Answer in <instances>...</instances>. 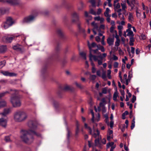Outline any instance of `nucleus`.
Segmentation results:
<instances>
[{"mask_svg": "<svg viewBox=\"0 0 151 151\" xmlns=\"http://www.w3.org/2000/svg\"><path fill=\"white\" fill-rule=\"evenodd\" d=\"M98 49L99 50H101V51L102 52H104L105 51L104 47L102 46L100 47V48H99Z\"/></svg>", "mask_w": 151, "mask_h": 151, "instance_id": "58", "label": "nucleus"}, {"mask_svg": "<svg viewBox=\"0 0 151 151\" xmlns=\"http://www.w3.org/2000/svg\"><path fill=\"white\" fill-rule=\"evenodd\" d=\"M107 42L109 46H111L113 45L114 42V39L109 37L107 40Z\"/></svg>", "mask_w": 151, "mask_h": 151, "instance_id": "19", "label": "nucleus"}, {"mask_svg": "<svg viewBox=\"0 0 151 151\" xmlns=\"http://www.w3.org/2000/svg\"><path fill=\"white\" fill-rule=\"evenodd\" d=\"M1 73L3 75L6 76H9L10 77L16 76L17 74L13 72H9L8 71H2Z\"/></svg>", "mask_w": 151, "mask_h": 151, "instance_id": "8", "label": "nucleus"}, {"mask_svg": "<svg viewBox=\"0 0 151 151\" xmlns=\"http://www.w3.org/2000/svg\"><path fill=\"white\" fill-rule=\"evenodd\" d=\"M87 45L89 50V55L92 54L91 52L93 50L92 49L96 47L97 46L96 44L94 42H93L91 44H90L89 42L88 41L87 42Z\"/></svg>", "mask_w": 151, "mask_h": 151, "instance_id": "7", "label": "nucleus"}, {"mask_svg": "<svg viewBox=\"0 0 151 151\" xmlns=\"http://www.w3.org/2000/svg\"><path fill=\"white\" fill-rule=\"evenodd\" d=\"M116 39V41L115 42V46H118L120 45V40L119 38Z\"/></svg>", "mask_w": 151, "mask_h": 151, "instance_id": "34", "label": "nucleus"}, {"mask_svg": "<svg viewBox=\"0 0 151 151\" xmlns=\"http://www.w3.org/2000/svg\"><path fill=\"white\" fill-rule=\"evenodd\" d=\"M114 7L116 9L119 8L120 7V6L119 3H118L117 4L114 5Z\"/></svg>", "mask_w": 151, "mask_h": 151, "instance_id": "51", "label": "nucleus"}, {"mask_svg": "<svg viewBox=\"0 0 151 151\" xmlns=\"http://www.w3.org/2000/svg\"><path fill=\"white\" fill-rule=\"evenodd\" d=\"M135 118H134L132 122L131 125V129H133L135 126Z\"/></svg>", "mask_w": 151, "mask_h": 151, "instance_id": "35", "label": "nucleus"}, {"mask_svg": "<svg viewBox=\"0 0 151 151\" xmlns=\"http://www.w3.org/2000/svg\"><path fill=\"white\" fill-rule=\"evenodd\" d=\"M88 73L90 74V78L92 81H94L96 78V76L94 75H91L90 73L88 72Z\"/></svg>", "mask_w": 151, "mask_h": 151, "instance_id": "33", "label": "nucleus"}, {"mask_svg": "<svg viewBox=\"0 0 151 151\" xmlns=\"http://www.w3.org/2000/svg\"><path fill=\"white\" fill-rule=\"evenodd\" d=\"M6 3L12 5H18L21 2L19 0H6Z\"/></svg>", "mask_w": 151, "mask_h": 151, "instance_id": "9", "label": "nucleus"}, {"mask_svg": "<svg viewBox=\"0 0 151 151\" xmlns=\"http://www.w3.org/2000/svg\"><path fill=\"white\" fill-rule=\"evenodd\" d=\"M2 114H0V125L5 128L6 126L7 121L4 119V116H2Z\"/></svg>", "mask_w": 151, "mask_h": 151, "instance_id": "6", "label": "nucleus"}, {"mask_svg": "<svg viewBox=\"0 0 151 151\" xmlns=\"http://www.w3.org/2000/svg\"><path fill=\"white\" fill-rule=\"evenodd\" d=\"M132 77V74L130 73V72H129V74L128 76V79H129V81H130V79Z\"/></svg>", "mask_w": 151, "mask_h": 151, "instance_id": "59", "label": "nucleus"}, {"mask_svg": "<svg viewBox=\"0 0 151 151\" xmlns=\"http://www.w3.org/2000/svg\"><path fill=\"white\" fill-rule=\"evenodd\" d=\"M27 117V114L23 111H17L15 112L14 114V119L16 122H22L25 120Z\"/></svg>", "mask_w": 151, "mask_h": 151, "instance_id": "2", "label": "nucleus"}, {"mask_svg": "<svg viewBox=\"0 0 151 151\" xmlns=\"http://www.w3.org/2000/svg\"><path fill=\"white\" fill-rule=\"evenodd\" d=\"M126 32H128L127 36H131V37H133L134 35L133 32L130 29H127Z\"/></svg>", "mask_w": 151, "mask_h": 151, "instance_id": "21", "label": "nucleus"}, {"mask_svg": "<svg viewBox=\"0 0 151 151\" xmlns=\"http://www.w3.org/2000/svg\"><path fill=\"white\" fill-rule=\"evenodd\" d=\"M11 111V108H7L4 109L3 113H0V114H2L3 116L5 117L7 114H9Z\"/></svg>", "mask_w": 151, "mask_h": 151, "instance_id": "13", "label": "nucleus"}, {"mask_svg": "<svg viewBox=\"0 0 151 151\" xmlns=\"http://www.w3.org/2000/svg\"><path fill=\"white\" fill-rule=\"evenodd\" d=\"M96 70V69L95 68V67H92V73H95Z\"/></svg>", "mask_w": 151, "mask_h": 151, "instance_id": "64", "label": "nucleus"}, {"mask_svg": "<svg viewBox=\"0 0 151 151\" xmlns=\"http://www.w3.org/2000/svg\"><path fill=\"white\" fill-rule=\"evenodd\" d=\"M13 91L15 92L16 91V90H12L10 89L9 91H6L0 93V99L4 96L6 94L10 93L11 91Z\"/></svg>", "mask_w": 151, "mask_h": 151, "instance_id": "11", "label": "nucleus"}, {"mask_svg": "<svg viewBox=\"0 0 151 151\" xmlns=\"http://www.w3.org/2000/svg\"><path fill=\"white\" fill-rule=\"evenodd\" d=\"M101 101V102L99 104L100 106L101 107H105V106L106 103L105 98H102Z\"/></svg>", "mask_w": 151, "mask_h": 151, "instance_id": "20", "label": "nucleus"}, {"mask_svg": "<svg viewBox=\"0 0 151 151\" xmlns=\"http://www.w3.org/2000/svg\"><path fill=\"white\" fill-rule=\"evenodd\" d=\"M57 33L58 35L60 37L63 36V34L62 31L60 29H58L57 31Z\"/></svg>", "mask_w": 151, "mask_h": 151, "instance_id": "37", "label": "nucleus"}, {"mask_svg": "<svg viewBox=\"0 0 151 151\" xmlns=\"http://www.w3.org/2000/svg\"><path fill=\"white\" fill-rule=\"evenodd\" d=\"M95 143L96 145L99 144V138H97L95 139Z\"/></svg>", "mask_w": 151, "mask_h": 151, "instance_id": "43", "label": "nucleus"}, {"mask_svg": "<svg viewBox=\"0 0 151 151\" xmlns=\"http://www.w3.org/2000/svg\"><path fill=\"white\" fill-rule=\"evenodd\" d=\"M6 22L10 26H11L14 23L12 18L10 17L6 18Z\"/></svg>", "mask_w": 151, "mask_h": 151, "instance_id": "15", "label": "nucleus"}, {"mask_svg": "<svg viewBox=\"0 0 151 151\" xmlns=\"http://www.w3.org/2000/svg\"><path fill=\"white\" fill-rule=\"evenodd\" d=\"M121 6L122 10H124L126 8V4H121Z\"/></svg>", "mask_w": 151, "mask_h": 151, "instance_id": "55", "label": "nucleus"}, {"mask_svg": "<svg viewBox=\"0 0 151 151\" xmlns=\"http://www.w3.org/2000/svg\"><path fill=\"white\" fill-rule=\"evenodd\" d=\"M127 104L128 106H129V108L130 109H132L133 105L132 104H129V102H127Z\"/></svg>", "mask_w": 151, "mask_h": 151, "instance_id": "53", "label": "nucleus"}, {"mask_svg": "<svg viewBox=\"0 0 151 151\" xmlns=\"http://www.w3.org/2000/svg\"><path fill=\"white\" fill-rule=\"evenodd\" d=\"M114 26H111L110 29V32L111 33H113L114 32Z\"/></svg>", "mask_w": 151, "mask_h": 151, "instance_id": "57", "label": "nucleus"}, {"mask_svg": "<svg viewBox=\"0 0 151 151\" xmlns=\"http://www.w3.org/2000/svg\"><path fill=\"white\" fill-rule=\"evenodd\" d=\"M120 92L121 95L122 96H123V98H124V95L125 93L124 90H120Z\"/></svg>", "mask_w": 151, "mask_h": 151, "instance_id": "52", "label": "nucleus"}, {"mask_svg": "<svg viewBox=\"0 0 151 151\" xmlns=\"http://www.w3.org/2000/svg\"><path fill=\"white\" fill-rule=\"evenodd\" d=\"M127 2L128 4L131 7V8L130 9V11H132L133 10V8L134 6V4L130 2L129 0H127Z\"/></svg>", "mask_w": 151, "mask_h": 151, "instance_id": "26", "label": "nucleus"}, {"mask_svg": "<svg viewBox=\"0 0 151 151\" xmlns=\"http://www.w3.org/2000/svg\"><path fill=\"white\" fill-rule=\"evenodd\" d=\"M36 16L35 14H30L25 17L23 20L24 23H29L33 21Z\"/></svg>", "mask_w": 151, "mask_h": 151, "instance_id": "4", "label": "nucleus"}, {"mask_svg": "<svg viewBox=\"0 0 151 151\" xmlns=\"http://www.w3.org/2000/svg\"><path fill=\"white\" fill-rule=\"evenodd\" d=\"M99 50L98 49H96L95 50H93L92 51H93V52L95 54H100V52H99L98 51V50Z\"/></svg>", "mask_w": 151, "mask_h": 151, "instance_id": "49", "label": "nucleus"}, {"mask_svg": "<svg viewBox=\"0 0 151 151\" xmlns=\"http://www.w3.org/2000/svg\"><path fill=\"white\" fill-rule=\"evenodd\" d=\"M114 146L115 148L116 147V145H114V143L113 142H109V143H108L106 145L107 148H109L110 147L111 148V147Z\"/></svg>", "mask_w": 151, "mask_h": 151, "instance_id": "22", "label": "nucleus"}, {"mask_svg": "<svg viewBox=\"0 0 151 151\" xmlns=\"http://www.w3.org/2000/svg\"><path fill=\"white\" fill-rule=\"evenodd\" d=\"M21 135L20 138L24 142L27 144H30L33 141L34 138L32 135L34 134L37 137H40L41 134L36 132L32 129L28 130H22L21 131Z\"/></svg>", "mask_w": 151, "mask_h": 151, "instance_id": "1", "label": "nucleus"}, {"mask_svg": "<svg viewBox=\"0 0 151 151\" xmlns=\"http://www.w3.org/2000/svg\"><path fill=\"white\" fill-rule=\"evenodd\" d=\"M96 131L97 132L96 134L94 133L93 134H92L91 135H92V136L95 138H99V136H100V132L98 129L96 130Z\"/></svg>", "mask_w": 151, "mask_h": 151, "instance_id": "28", "label": "nucleus"}, {"mask_svg": "<svg viewBox=\"0 0 151 151\" xmlns=\"http://www.w3.org/2000/svg\"><path fill=\"white\" fill-rule=\"evenodd\" d=\"M110 11L109 9L108 8H107L106 9V11L104 13V15L105 17H108L111 15L109 14Z\"/></svg>", "mask_w": 151, "mask_h": 151, "instance_id": "31", "label": "nucleus"}, {"mask_svg": "<svg viewBox=\"0 0 151 151\" xmlns=\"http://www.w3.org/2000/svg\"><path fill=\"white\" fill-rule=\"evenodd\" d=\"M128 19L129 21H132L133 19V16L132 14L131 13H129V16Z\"/></svg>", "mask_w": 151, "mask_h": 151, "instance_id": "46", "label": "nucleus"}, {"mask_svg": "<svg viewBox=\"0 0 151 151\" xmlns=\"http://www.w3.org/2000/svg\"><path fill=\"white\" fill-rule=\"evenodd\" d=\"M15 37V36L14 35L8 36L4 37H3V39L6 42L10 43L12 42L13 40L14 39Z\"/></svg>", "mask_w": 151, "mask_h": 151, "instance_id": "10", "label": "nucleus"}, {"mask_svg": "<svg viewBox=\"0 0 151 151\" xmlns=\"http://www.w3.org/2000/svg\"><path fill=\"white\" fill-rule=\"evenodd\" d=\"M13 48L15 50L19 52H22V48L20 45L19 44H17L13 47Z\"/></svg>", "mask_w": 151, "mask_h": 151, "instance_id": "14", "label": "nucleus"}, {"mask_svg": "<svg viewBox=\"0 0 151 151\" xmlns=\"http://www.w3.org/2000/svg\"><path fill=\"white\" fill-rule=\"evenodd\" d=\"M93 59L94 61H97V60H98V59L99 58L100 59V60H103V59L104 58L103 57V56H102L101 55H99L98 56H96L95 55H93Z\"/></svg>", "mask_w": 151, "mask_h": 151, "instance_id": "18", "label": "nucleus"}, {"mask_svg": "<svg viewBox=\"0 0 151 151\" xmlns=\"http://www.w3.org/2000/svg\"><path fill=\"white\" fill-rule=\"evenodd\" d=\"M79 124L78 123V121H77L76 122V135H78L79 132Z\"/></svg>", "mask_w": 151, "mask_h": 151, "instance_id": "24", "label": "nucleus"}, {"mask_svg": "<svg viewBox=\"0 0 151 151\" xmlns=\"http://www.w3.org/2000/svg\"><path fill=\"white\" fill-rule=\"evenodd\" d=\"M84 126L85 128L88 129V132L90 134H91L92 129L90 127H88L87 124L86 123L84 124Z\"/></svg>", "mask_w": 151, "mask_h": 151, "instance_id": "27", "label": "nucleus"}, {"mask_svg": "<svg viewBox=\"0 0 151 151\" xmlns=\"http://www.w3.org/2000/svg\"><path fill=\"white\" fill-rule=\"evenodd\" d=\"M37 124V122L36 120H30L28 122V127L33 129H36Z\"/></svg>", "mask_w": 151, "mask_h": 151, "instance_id": "5", "label": "nucleus"}, {"mask_svg": "<svg viewBox=\"0 0 151 151\" xmlns=\"http://www.w3.org/2000/svg\"><path fill=\"white\" fill-rule=\"evenodd\" d=\"M101 71L100 70H98L97 71L96 74L98 76H101Z\"/></svg>", "mask_w": 151, "mask_h": 151, "instance_id": "63", "label": "nucleus"}, {"mask_svg": "<svg viewBox=\"0 0 151 151\" xmlns=\"http://www.w3.org/2000/svg\"><path fill=\"white\" fill-rule=\"evenodd\" d=\"M6 63V61L5 60L0 62V69L1 68L4 66Z\"/></svg>", "mask_w": 151, "mask_h": 151, "instance_id": "32", "label": "nucleus"}, {"mask_svg": "<svg viewBox=\"0 0 151 151\" xmlns=\"http://www.w3.org/2000/svg\"><path fill=\"white\" fill-rule=\"evenodd\" d=\"M89 60L91 61V65L92 66V67H95V65L92 61V58H93V56L92 54L89 55Z\"/></svg>", "mask_w": 151, "mask_h": 151, "instance_id": "25", "label": "nucleus"}, {"mask_svg": "<svg viewBox=\"0 0 151 151\" xmlns=\"http://www.w3.org/2000/svg\"><path fill=\"white\" fill-rule=\"evenodd\" d=\"M73 88H72L71 89L70 87L69 86H66L63 88V90L64 91H67L70 90H73Z\"/></svg>", "mask_w": 151, "mask_h": 151, "instance_id": "41", "label": "nucleus"}, {"mask_svg": "<svg viewBox=\"0 0 151 151\" xmlns=\"http://www.w3.org/2000/svg\"><path fill=\"white\" fill-rule=\"evenodd\" d=\"M89 2H90L93 7H95V0H91L90 1H89Z\"/></svg>", "mask_w": 151, "mask_h": 151, "instance_id": "47", "label": "nucleus"}, {"mask_svg": "<svg viewBox=\"0 0 151 151\" xmlns=\"http://www.w3.org/2000/svg\"><path fill=\"white\" fill-rule=\"evenodd\" d=\"M107 76L108 78L109 79H111V70H107Z\"/></svg>", "mask_w": 151, "mask_h": 151, "instance_id": "45", "label": "nucleus"}, {"mask_svg": "<svg viewBox=\"0 0 151 151\" xmlns=\"http://www.w3.org/2000/svg\"><path fill=\"white\" fill-rule=\"evenodd\" d=\"M91 25L93 26V29H95L97 30L99 32L100 31V29L99 28V26L97 23H96L94 22H93L91 23Z\"/></svg>", "mask_w": 151, "mask_h": 151, "instance_id": "17", "label": "nucleus"}, {"mask_svg": "<svg viewBox=\"0 0 151 151\" xmlns=\"http://www.w3.org/2000/svg\"><path fill=\"white\" fill-rule=\"evenodd\" d=\"M10 97V101L12 104V106L15 108L19 107L21 105V102L20 97L17 96L15 95L14 93Z\"/></svg>", "mask_w": 151, "mask_h": 151, "instance_id": "3", "label": "nucleus"}, {"mask_svg": "<svg viewBox=\"0 0 151 151\" xmlns=\"http://www.w3.org/2000/svg\"><path fill=\"white\" fill-rule=\"evenodd\" d=\"M114 125V121L113 120H111L110 123L109 125L111 128H112L113 127Z\"/></svg>", "mask_w": 151, "mask_h": 151, "instance_id": "56", "label": "nucleus"}, {"mask_svg": "<svg viewBox=\"0 0 151 151\" xmlns=\"http://www.w3.org/2000/svg\"><path fill=\"white\" fill-rule=\"evenodd\" d=\"M6 104V102L5 101H0V109L4 107Z\"/></svg>", "mask_w": 151, "mask_h": 151, "instance_id": "29", "label": "nucleus"}, {"mask_svg": "<svg viewBox=\"0 0 151 151\" xmlns=\"http://www.w3.org/2000/svg\"><path fill=\"white\" fill-rule=\"evenodd\" d=\"M134 41V40L133 37H131L129 39V44L130 45L132 46L134 45L133 42Z\"/></svg>", "mask_w": 151, "mask_h": 151, "instance_id": "30", "label": "nucleus"}, {"mask_svg": "<svg viewBox=\"0 0 151 151\" xmlns=\"http://www.w3.org/2000/svg\"><path fill=\"white\" fill-rule=\"evenodd\" d=\"M107 89L106 88H103L102 90V93L104 94H106L107 93Z\"/></svg>", "mask_w": 151, "mask_h": 151, "instance_id": "54", "label": "nucleus"}, {"mask_svg": "<svg viewBox=\"0 0 151 151\" xmlns=\"http://www.w3.org/2000/svg\"><path fill=\"white\" fill-rule=\"evenodd\" d=\"M121 127H120V129L123 132H124L125 131V125L124 124L121 125Z\"/></svg>", "mask_w": 151, "mask_h": 151, "instance_id": "44", "label": "nucleus"}, {"mask_svg": "<svg viewBox=\"0 0 151 151\" xmlns=\"http://www.w3.org/2000/svg\"><path fill=\"white\" fill-rule=\"evenodd\" d=\"M118 96V94L117 92H115L114 95L113 96V99L114 101H116L117 100V98Z\"/></svg>", "mask_w": 151, "mask_h": 151, "instance_id": "36", "label": "nucleus"}, {"mask_svg": "<svg viewBox=\"0 0 151 151\" xmlns=\"http://www.w3.org/2000/svg\"><path fill=\"white\" fill-rule=\"evenodd\" d=\"M75 84L76 86L82 89L83 88V86H82L80 83H78L77 82H76Z\"/></svg>", "mask_w": 151, "mask_h": 151, "instance_id": "40", "label": "nucleus"}, {"mask_svg": "<svg viewBox=\"0 0 151 151\" xmlns=\"http://www.w3.org/2000/svg\"><path fill=\"white\" fill-rule=\"evenodd\" d=\"M114 33L115 35V38H119V36L117 35V31L115 30H114Z\"/></svg>", "mask_w": 151, "mask_h": 151, "instance_id": "61", "label": "nucleus"}, {"mask_svg": "<svg viewBox=\"0 0 151 151\" xmlns=\"http://www.w3.org/2000/svg\"><path fill=\"white\" fill-rule=\"evenodd\" d=\"M72 21L73 22H75L76 21H78L79 20V17L78 15L76 12H73L72 14Z\"/></svg>", "mask_w": 151, "mask_h": 151, "instance_id": "12", "label": "nucleus"}, {"mask_svg": "<svg viewBox=\"0 0 151 151\" xmlns=\"http://www.w3.org/2000/svg\"><path fill=\"white\" fill-rule=\"evenodd\" d=\"M136 96L134 95H133L132 98L131 100L132 102V103H134V102L136 100Z\"/></svg>", "mask_w": 151, "mask_h": 151, "instance_id": "50", "label": "nucleus"}, {"mask_svg": "<svg viewBox=\"0 0 151 151\" xmlns=\"http://www.w3.org/2000/svg\"><path fill=\"white\" fill-rule=\"evenodd\" d=\"M95 39L98 42H99L100 41V38L99 36L96 37H95Z\"/></svg>", "mask_w": 151, "mask_h": 151, "instance_id": "60", "label": "nucleus"}, {"mask_svg": "<svg viewBox=\"0 0 151 151\" xmlns=\"http://www.w3.org/2000/svg\"><path fill=\"white\" fill-rule=\"evenodd\" d=\"M118 66V63L117 62H115L114 63V66L115 68H117Z\"/></svg>", "mask_w": 151, "mask_h": 151, "instance_id": "62", "label": "nucleus"}, {"mask_svg": "<svg viewBox=\"0 0 151 151\" xmlns=\"http://www.w3.org/2000/svg\"><path fill=\"white\" fill-rule=\"evenodd\" d=\"M80 55L85 60H86V54L83 52H81L80 53Z\"/></svg>", "mask_w": 151, "mask_h": 151, "instance_id": "38", "label": "nucleus"}, {"mask_svg": "<svg viewBox=\"0 0 151 151\" xmlns=\"http://www.w3.org/2000/svg\"><path fill=\"white\" fill-rule=\"evenodd\" d=\"M7 50L6 45H2L0 46V53H2L5 52Z\"/></svg>", "mask_w": 151, "mask_h": 151, "instance_id": "16", "label": "nucleus"}, {"mask_svg": "<svg viewBox=\"0 0 151 151\" xmlns=\"http://www.w3.org/2000/svg\"><path fill=\"white\" fill-rule=\"evenodd\" d=\"M90 12L91 14H92L95 15H96V13L95 11H94L93 9H90Z\"/></svg>", "mask_w": 151, "mask_h": 151, "instance_id": "48", "label": "nucleus"}, {"mask_svg": "<svg viewBox=\"0 0 151 151\" xmlns=\"http://www.w3.org/2000/svg\"><path fill=\"white\" fill-rule=\"evenodd\" d=\"M67 130L68 132L67 134V138L68 140H69L70 135L71 134V132L70 131L68 128H67Z\"/></svg>", "mask_w": 151, "mask_h": 151, "instance_id": "39", "label": "nucleus"}, {"mask_svg": "<svg viewBox=\"0 0 151 151\" xmlns=\"http://www.w3.org/2000/svg\"><path fill=\"white\" fill-rule=\"evenodd\" d=\"M1 26L4 29H6L11 26L8 24L6 22L3 23L1 24Z\"/></svg>", "mask_w": 151, "mask_h": 151, "instance_id": "23", "label": "nucleus"}, {"mask_svg": "<svg viewBox=\"0 0 151 151\" xmlns=\"http://www.w3.org/2000/svg\"><path fill=\"white\" fill-rule=\"evenodd\" d=\"M6 142H11V140L9 136H6L4 138Z\"/></svg>", "mask_w": 151, "mask_h": 151, "instance_id": "42", "label": "nucleus"}]
</instances>
